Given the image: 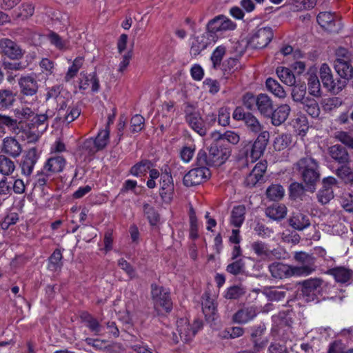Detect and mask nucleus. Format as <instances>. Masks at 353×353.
Masks as SVG:
<instances>
[{
	"label": "nucleus",
	"instance_id": "nucleus-30",
	"mask_svg": "<svg viewBox=\"0 0 353 353\" xmlns=\"http://www.w3.org/2000/svg\"><path fill=\"white\" fill-rule=\"evenodd\" d=\"M245 208L244 205H237L231 212L230 223L236 228H240L245 220Z\"/></svg>",
	"mask_w": 353,
	"mask_h": 353
},
{
	"label": "nucleus",
	"instance_id": "nucleus-50",
	"mask_svg": "<svg viewBox=\"0 0 353 353\" xmlns=\"http://www.w3.org/2000/svg\"><path fill=\"white\" fill-rule=\"evenodd\" d=\"M251 253L252 256L250 258L265 259V243L262 241H254L251 243Z\"/></svg>",
	"mask_w": 353,
	"mask_h": 353
},
{
	"label": "nucleus",
	"instance_id": "nucleus-4",
	"mask_svg": "<svg viewBox=\"0 0 353 353\" xmlns=\"http://www.w3.org/2000/svg\"><path fill=\"white\" fill-rule=\"evenodd\" d=\"M294 259L300 263L299 265L292 266L296 276H306L316 270L315 258L306 252H296Z\"/></svg>",
	"mask_w": 353,
	"mask_h": 353
},
{
	"label": "nucleus",
	"instance_id": "nucleus-37",
	"mask_svg": "<svg viewBox=\"0 0 353 353\" xmlns=\"http://www.w3.org/2000/svg\"><path fill=\"white\" fill-rule=\"evenodd\" d=\"M293 127L299 135L304 136L309 129L307 117L303 114L298 115L293 122Z\"/></svg>",
	"mask_w": 353,
	"mask_h": 353
},
{
	"label": "nucleus",
	"instance_id": "nucleus-39",
	"mask_svg": "<svg viewBox=\"0 0 353 353\" xmlns=\"http://www.w3.org/2000/svg\"><path fill=\"white\" fill-rule=\"evenodd\" d=\"M34 12V6L30 2H24L18 8L16 14L17 19L25 20L33 15Z\"/></svg>",
	"mask_w": 353,
	"mask_h": 353
},
{
	"label": "nucleus",
	"instance_id": "nucleus-36",
	"mask_svg": "<svg viewBox=\"0 0 353 353\" xmlns=\"http://www.w3.org/2000/svg\"><path fill=\"white\" fill-rule=\"evenodd\" d=\"M63 259L62 253L59 249H56L48 260V268L50 271H57L62 267L61 260Z\"/></svg>",
	"mask_w": 353,
	"mask_h": 353
},
{
	"label": "nucleus",
	"instance_id": "nucleus-54",
	"mask_svg": "<svg viewBox=\"0 0 353 353\" xmlns=\"http://www.w3.org/2000/svg\"><path fill=\"white\" fill-rule=\"evenodd\" d=\"M143 212L149 223L152 225H156L159 220V216L154 208L148 203L143 205Z\"/></svg>",
	"mask_w": 353,
	"mask_h": 353
},
{
	"label": "nucleus",
	"instance_id": "nucleus-2",
	"mask_svg": "<svg viewBox=\"0 0 353 353\" xmlns=\"http://www.w3.org/2000/svg\"><path fill=\"white\" fill-rule=\"evenodd\" d=\"M295 166L307 186H314L319 181V165L314 158L303 157L296 162Z\"/></svg>",
	"mask_w": 353,
	"mask_h": 353
},
{
	"label": "nucleus",
	"instance_id": "nucleus-27",
	"mask_svg": "<svg viewBox=\"0 0 353 353\" xmlns=\"http://www.w3.org/2000/svg\"><path fill=\"white\" fill-rule=\"evenodd\" d=\"M292 99L294 101L300 102L304 105L312 97H320L321 90H314L312 92H309L307 95L306 90H292L291 92Z\"/></svg>",
	"mask_w": 353,
	"mask_h": 353
},
{
	"label": "nucleus",
	"instance_id": "nucleus-1",
	"mask_svg": "<svg viewBox=\"0 0 353 353\" xmlns=\"http://www.w3.org/2000/svg\"><path fill=\"white\" fill-rule=\"evenodd\" d=\"M230 155L228 148L221 146L217 141H214L210 145L208 154L203 150L199 152L196 161L198 165L219 166L225 162Z\"/></svg>",
	"mask_w": 353,
	"mask_h": 353
},
{
	"label": "nucleus",
	"instance_id": "nucleus-41",
	"mask_svg": "<svg viewBox=\"0 0 353 353\" xmlns=\"http://www.w3.org/2000/svg\"><path fill=\"white\" fill-rule=\"evenodd\" d=\"M15 170V164L9 158L0 155V173L4 176L11 174Z\"/></svg>",
	"mask_w": 353,
	"mask_h": 353
},
{
	"label": "nucleus",
	"instance_id": "nucleus-64",
	"mask_svg": "<svg viewBox=\"0 0 353 353\" xmlns=\"http://www.w3.org/2000/svg\"><path fill=\"white\" fill-rule=\"evenodd\" d=\"M342 208L348 212H353V195L344 194L341 199Z\"/></svg>",
	"mask_w": 353,
	"mask_h": 353
},
{
	"label": "nucleus",
	"instance_id": "nucleus-32",
	"mask_svg": "<svg viewBox=\"0 0 353 353\" xmlns=\"http://www.w3.org/2000/svg\"><path fill=\"white\" fill-rule=\"evenodd\" d=\"M318 23L325 30L333 31V27L335 26L334 16L329 12H321L316 17Z\"/></svg>",
	"mask_w": 353,
	"mask_h": 353
},
{
	"label": "nucleus",
	"instance_id": "nucleus-33",
	"mask_svg": "<svg viewBox=\"0 0 353 353\" xmlns=\"http://www.w3.org/2000/svg\"><path fill=\"white\" fill-rule=\"evenodd\" d=\"M276 74L280 80L288 86H293L296 83V78L293 72L288 68L279 67Z\"/></svg>",
	"mask_w": 353,
	"mask_h": 353
},
{
	"label": "nucleus",
	"instance_id": "nucleus-18",
	"mask_svg": "<svg viewBox=\"0 0 353 353\" xmlns=\"http://www.w3.org/2000/svg\"><path fill=\"white\" fill-rule=\"evenodd\" d=\"M186 121L190 126L201 136H204L206 134V130L204 128L203 120L199 113L194 112H189L188 109L185 110Z\"/></svg>",
	"mask_w": 353,
	"mask_h": 353
},
{
	"label": "nucleus",
	"instance_id": "nucleus-3",
	"mask_svg": "<svg viewBox=\"0 0 353 353\" xmlns=\"http://www.w3.org/2000/svg\"><path fill=\"white\" fill-rule=\"evenodd\" d=\"M236 25L230 19L224 15H218L210 20L206 25L205 31L212 41H216L219 32H223L228 30H233Z\"/></svg>",
	"mask_w": 353,
	"mask_h": 353
},
{
	"label": "nucleus",
	"instance_id": "nucleus-59",
	"mask_svg": "<svg viewBox=\"0 0 353 353\" xmlns=\"http://www.w3.org/2000/svg\"><path fill=\"white\" fill-rule=\"evenodd\" d=\"M230 112L228 108L223 107L219 110L218 122L222 126H227L230 124Z\"/></svg>",
	"mask_w": 353,
	"mask_h": 353
},
{
	"label": "nucleus",
	"instance_id": "nucleus-28",
	"mask_svg": "<svg viewBox=\"0 0 353 353\" xmlns=\"http://www.w3.org/2000/svg\"><path fill=\"white\" fill-rule=\"evenodd\" d=\"M290 108L288 105H282L277 108L271 117V121L274 125H280L288 118Z\"/></svg>",
	"mask_w": 353,
	"mask_h": 353
},
{
	"label": "nucleus",
	"instance_id": "nucleus-23",
	"mask_svg": "<svg viewBox=\"0 0 353 353\" xmlns=\"http://www.w3.org/2000/svg\"><path fill=\"white\" fill-rule=\"evenodd\" d=\"M287 214V208L285 205L273 203L266 208V215L272 220L283 219Z\"/></svg>",
	"mask_w": 353,
	"mask_h": 353
},
{
	"label": "nucleus",
	"instance_id": "nucleus-53",
	"mask_svg": "<svg viewBox=\"0 0 353 353\" xmlns=\"http://www.w3.org/2000/svg\"><path fill=\"white\" fill-rule=\"evenodd\" d=\"M110 131L108 128L101 130L98 132L97 137L94 139L99 150L103 149L109 141Z\"/></svg>",
	"mask_w": 353,
	"mask_h": 353
},
{
	"label": "nucleus",
	"instance_id": "nucleus-31",
	"mask_svg": "<svg viewBox=\"0 0 353 353\" xmlns=\"http://www.w3.org/2000/svg\"><path fill=\"white\" fill-rule=\"evenodd\" d=\"M80 76L79 88H99V81L94 72L88 74L82 72Z\"/></svg>",
	"mask_w": 353,
	"mask_h": 353
},
{
	"label": "nucleus",
	"instance_id": "nucleus-35",
	"mask_svg": "<svg viewBox=\"0 0 353 353\" xmlns=\"http://www.w3.org/2000/svg\"><path fill=\"white\" fill-rule=\"evenodd\" d=\"M83 62L84 59L82 57H78L74 59L72 64L68 68L64 77L65 81H69L77 76Z\"/></svg>",
	"mask_w": 353,
	"mask_h": 353
},
{
	"label": "nucleus",
	"instance_id": "nucleus-51",
	"mask_svg": "<svg viewBox=\"0 0 353 353\" xmlns=\"http://www.w3.org/2000/svg\"><path fill=\"white\" fill-rule=\"evenodd\" d=\"M291 142V136L289 134L278 135L274 138L273 147L275 150L281 151L286 148Z\"/></svg>",
	"mask_w": 353,
	"mask_h": 353
},
{
	"label": "nucleus",
	"instance_id": "nucleus-44",
	"mask_svg": "<svg viewBox=\"0 0 353 353\" xmlns=\"http://www.w3.org/2000/svg\"><path fill=\"white\" fill-rule=\"evenodd\" d=\"M334 138L347 148L353 150V136L346 131H336Z\"/></svg>",
	"mask_w": 353,
	"mask_h": 353
},
{
	"label": "nucleus",
	"instance_id": "nucleus-6",
	"mask_svg": "<svg viewBox=\"0 0 353 353\" xmlns=\"http://www.w3.org/2000/svg\"><path fill=\"white\" fill-rule=\"evenodd\" d=\"M201 327L202 323L200 320H195L192 325L185 318L176 321V331L181 340L184 343L190 341Z\"/></svg>",
	"mask_w": 353,
	"mask_h": 353
},
{
	"label": "nucleus",
	"instance_id": "nucleus-62",
	"mask_svg": "<svg viewBox=\"0 0 353 353\" xmlns=\"http://www.w3.org/2000/svg\"><path fill=\"white\" fill-rule=\"evenodd\" d=\"M144 126V118L140 114L134 115L131 119V130L133 132H140Z\"/></svg>",
	"mask_w": 353,
	"mask_h": 353
},
{
	"label": "nucleus",
	"instance_id": "nucleus-57",
	"mask_svg": "<svg viewBox=\"0 0 353 353\" xmlns=\"http://www.w3.org/2000/svg\"><path fill=\"white\" fill-rule=\"evenodd\" d=\"M317 198L319 202L321 204L325 205L328 203L334 198L333 190L322 187L317 194Z\"/></svg>",
	"mask_w": 353,
	"mask_h": 353
},
{
	"label": "nucleus",
	"instance_id": "nucleus-9",
	"mask_svg": "<svg viewBox=\"0 0 353 353\" xmlns=\"http://www.w3.org/2000/svg\"><path fill=\"white\" fill-rule=\"evenodd\" d=\"M0 52L12 60H19L25 53L17 43L7 38L0 39Z\"/></svg>",
	"mask_w": 353,
	"mask_h": 353
},
{
	"label": "nucleus",
	"instance_id": "nucleus-43",
	"mask_svg": "<svg viewBox=\"0 0 353 353\" xmlns=\"http://www.w3.org/2000/svg\"><path fill=\"white\" fill-rule=\"evenodd\" d=\"M285 190L282 185L273 184L266 189V196L272 201L281 199L284 196Z\"/></svg>",
	"mask_w": 353,
	"mask_h": 353
},
{
	"label": "nucleus",
	"instance_id": "nucleus-10",
	"mask_svg": "<svg viewBox=\"0 0 353 353\" xmlns=\"http://www.w3.org/2000/svg\"><path fill=\"white\" fill-rule=\"evenodd\" d=\"M214 43L215 41H212L211 40V37H210V35H208L205 31L201 35L194 37V41L191 44L190 53L192 57H196L203 50L206 49L208 46Z\"/></svg>",
	"mask_w": 353,
	"mask_h": 353
},
{
	"label": "nucleus",
	"instance_id": "nucleus-60",
	"mask_svg": "<svg viewBox=\"0 0 353 353\" xmlns=\"http://www.w3.org/2000/svg\"><path fill=\"white\" fill-rule=\"evenodd\" d=\"M82 150L85 151L90 155H92L100 150L92 138L88 139L83 142L82 145Z\"/></svg>",
	"mask_w": 353,
	"mask_h": 353
},
{
	"label": "nucleus",
	"instance_id": "nucleus-17",
	"mask_svg": "<svg viewBox=\"0 0 353 353\" xmlns=\"http://www.w3.org/2000/svg\"><path fill=\"white\" fill-rule=\"evenodd\" d=\"M334 67L338 74L344 79L341 84L345 85L346 81L353 77V67L350 61L336 59L334 61Z\"/></svg>",
	"mask_w": 353,
	"mask_h": 353
},
{
	"label": "nucleus",
	"instance_id": "nucleus-21",
	"mask_svg": "<svg viewBox=\"0 0 353 353\" xmlns=\"http://www.w3.org/2000/svg\"><path fill=\"white\" fill-rule=\"evenodd\" d=\"M288 221L292 228L299 231L303 230L310 225L309 216L299 212L293 213Z\"/></svg>",
	"mask_w": 353,
	"mask_h": 353
},
{
	"label": "nucleus",
	"instance_id": "nucleus-25",
	"mask_svg": "<svg viewBox=\"0 0 353 353\" xmlns=\"http://www.w3.org/2000/svg\"><path fill=\"white\" fill-rule=\"evenodd\" d=\"M265 151V135L264 133H261L256 141L254 142L251 151L250 157L252 161L258 160Z\"/></svg>",
	"mask_w": 353,
	"mask_h": 353
},
{
	"label": "nucleus",
	"instance_id": "nucleus-45",
	"mask_svg": "<svg viewBox=\"0 0 353 353\" xmlns=\"http://www.w3.org/2000/svg\"><path fill=\"white\" fill-rule=\"evenodd\" d=\"M48 39L50 43L54 46L60 50H66L68 49L69 43L66 40L63 39L58 34L51 32L48 34Z\"/></svg>",
	"mask_w": 353,
	"mask_h": 353
},
{
	"label": "nucleus",
	"instance_id": "nucleus-49",
	"mask_svg": "<svg viewBox=\"0 0 353 353\" xmlns=\"http://www.w3.org/2000/svg\"><path fill=\"white\" fill-rule=\"evenodd\" d=\"M286 294V292L281 290L279 288L269 287L266 288V297L272 301H279L282 300Z\"/></svg>",
	"mask_w": 353,
	"mask_h": 353
},
{
	"label": "nucleus",
	"instance_id": "nucleus-46",
	"mask_svg": "<svg viewBox=\"0 0 353 353\" xmlns=\"http://www.w3.org/2000/svg\"><path fill=\"white\" fill-rule=\"evenodd\" d=\"M203 312L208 319L212 318L214 320L216 314V305L214 300L208 296L202 303Z\"/></svg>",
	"mask_w": 353,
	"mask_h": 353
},
{
	"label": "nucleus",
	"instance_id": "nucleus-15",
	"mask_svg": "<svg viewBox=\"0 0 353 353\" xmlns=\"http://www.w3.org/2000/svg\"><path fill=\"white\" fill-rule=\"evenodd\" d=\"M264 174L265 164L262 161H260L254 166L252 172L246 177L245 181L246 185L252 187L257 184L263 183L264 181Z\"/></svg>",
	"mask_w": 353,
	"mask_h": 353
},
{
	"label": "nucleus",
	"instance_id": "nucleus-8",
	"mask_svg": "<svg viewBox=\"0 0 353 353\" xmlns=\"http://www.w3.org/2000/svg\"><path fill=\"white\" fill-rule=\"evenodd\" d=\"M302 293L307 301H314L322 291L323 280L319 278H311L300 283Z\"/></svg>",
	"mask_w": 353,
	"mask_h": 353
},
{
	"label": "nucleus",
	"instance_id": "nucleus-29",
	"mask_svg": "<svg viewBox=\"0 0 353 353\" xmlns=\"http://www.w3.org/2000/svg\"><path fill=\"white\" fill-rule=\"evenodd\" d=\"M263 94L256 99L253 95L247 94L243 98V104L248 109L252 110L254 105L257 106L259 110L263 114L265 112V101Z\"/></svg>",
	"mask_w": 353,
	"mask_h": 353
},
{
	"label": "nucleus",
	"instance_id": "nucleus-26",
	"mask_svg": "<svg viewBox=\"0 0 353 353\" xmlns=\"http://www.w3.org/2000/svg\"><path fill=\"white\" fill-rule=\"evenodd\" d=\"M263 332L264 328L261 325H255L251 327V340L256 351H260L264 347Z\"/></svg>",
	"mask_w": 353,
	"mask_h": 353
},
{
	"label": "nucleus",
	"instance_id": "nucleus-48",
	"mask_svg": "<svg viewBox=\"0 0 353 353\" xmlns=\"http://www.w3.org/2000/svg\"><path fill=\"white\" fill-rule=\"evenodd\" d=\"M37 76L35 74L23 76L19 79V85L21 88H38L41 85L37 83Z\"/></svg>",
	"mask_w": 353,
	"mask_h": 353
},
{
	"label": "nucleus",
	"instance_id": "nucleus-5",
	"mask_svg": "<svg viewBox=\"0 0 353 353\" xmlns=\"http://www.w3.org/2000/svg\"><path fill=\"white\" fill-rule=\"evenodd\" d=\"M151 294L154 307L166 312L172 310V303L170 298V292L156 284L151 285Z\"/></svg>",
	"mask_w": 353,
	"mask_h": 353
},
{
	"label": "nucleus",
	"instance_id": "nucleus-24",
	"mask_svg": "<svg viewBox=\"0 0 353 353\" xmlns=\"http://www.w3.org/2000/svg\"><path fill=\"white\" fill-rule=\"evenodd\" d=\"M265 27L261 25L253 32L250 37L248 44L252 48H263L265 46Z\"/></svg>",
	"mask_w": 353,
	"mask_h": 353
},
{
	"label": "nucleus",
	"instance_id": "nucleus-40",
	"mask_svg": "<svg viewBox=\"0 0 353 353\" xmlns=\"http://www.w3.org/2000/svg\"><path fill=\"white\" fill-rule=\"evenodd\" d=\"M335 173L345 183H352L353 182V171L347 164L342 165L338 168Z\"/></svg>",
	"mask_w": 353,
	"mask_h": 353
},
{
	"label": "nucleus",
	"instance_id": "nucleus-7",
	"mask_svg": "<svg viewBox=\"0 0 353 353\" xmlns=\"http://www.w3.org/2000/svg\"><path fill=\"white\" fill-rule=\"evenodd\" d=\"M199 167L192 169L183 177V184L187 187L195 186L207 180L210 176V172L205 165H199Z\"/></svg>",
	"mask_w": 353,
	"mask_h": 353
},
{
	"label": "nucleus",
	"instance_id": "nucleus-61",
	"mask_svg": "<svg viewBox=\"0 0 353 353\" xmlns=\"http://www.w3.org/2000/svg\"><path fill=\"white\" fill-rule=\"evenodd\" d=\"M239 62L237 59L230 58L225 61L223 63V70L225 72L232 73L237 70Z\"/></svg>",
	"mask_w": 353,
	"mask_h": 353
},
{
	"label": "nucleus",
	"instance_id": "nucleus-34",
	"mask_svg": "<svg viewBox=\"0 0 353 353\" xmlns=\"http://www.w3.org/2000/svg\"><path fill=\"white\" fill-rule=\"evenodd\" d=\"M212 138L214 141H219L222 139L227 140L229 143L232 144H236L239 142V135L233 131H227L223 134L219 132L214 131L212 133Z\"/></svg>",
	"mask_w": 353,
	"mask_h": 353
},
{
	"label": "nucleus",
	"instance_id": "nucleus-42",
	"mask_svg": "<svg viewBox=\"0 0 353 353\" xmlns=\"http://www.w3.org/2000/svg\"><path fill=\"white\" fill-rule=\"evenodd\" d=\"M331 272L338 283H347L351 278L350 271L343 267L334 268L331 270Z\"/></svg>",
	"mask_w": 353,
	"mask_h": 353
},
{
	"label": "nucleus",
	"instance_id": "nucleus-12",
	"mask_svg": "<svg viewBox=\"0 0 353 353\" xmlns=\"http://www.w3.org/2000/svg\"><path fill=\"white\" fill-rule=\"evenodd\" d=\"M331 158L339 164L345 165L350 162V156L345 148L341 144H335L328 148Z\"/></svg>",
	"mask_w": 353,
	"mask_h": 353
},
{
	"label": "nucleus",
	"instance_id": "nucleus-38",
	"mask_svg": "<svg viewBox=\"0 0 353 353\" xmlns=\"http://www.w3.org/2000/svg\"><path fill=\"white\" fill-rule=\"evenodd\" d=\"M152 167L153 164L150 161L143 160L133 165L130 168V173L134 176H139L140 174L145 173Z\"/></svg>",
	"mask_w": 353,
	"mask_h": 353
},
{
	"label": "nucleus",
	"instance_id": "nucleus-56",
	"mask_svg": "<svg viewBox=\"0 0 353 353\" xmlns=\"http://www.w3.org/2000/svg\"><path fill=\"white\" fill-rule=\"evenodd\" d=\"M225 53V48L223 46H218L212 52L211 55V61L213 64V68H216L220 65L221 60Z\"/></svg>",
	"mask_w": 353,
	"mask_h": 353
},
{
	"label": "nucleus",
	"instance_id": "nucleus-16",
	"mask_svg": "<svg viewBox=\"0 0 353 353\" xmlns=\"http://www.w3.org/2000/svg\"><path fill=\"white\" fill-rule=\"evenodd\" d=\"M319 74L322 83L326 88H343L346 85L345 84H341L340 81H338L337 83L334 82L331 69L327 63H323L321 65Z\"/></svg>",
	"mask_w": 353,
	"mask_h": 353
},
{
	"label": "nucleus",
	"instance_id": "nucleus-20",
	"mask_svg": "<svg viewBox=\"0 0 353 353\" xmlns=\"http://www.w3.org/2000/svg\"><path fill=\"white\" fill-rule=\"evenodd\" d=\"M65 165V160L61 156H55L49 158L46 162L43 168L48 174H53L62 172Z\"/></svg>",
	"mask_w": 353,
	"mask_h": 353
},
{
	"label": "nucleus",
	"instance_id": "nucleus-11",
	"mask_svg": "<svg viewBox=\"0 0 353 353\" xmlns=\"http://www.w3.org/2000/svg\"><path fill=\"white\" fill-rule=\"evenodd\" d=\"M39 157V155L35 148H30L27 152L21 163V173L23 175L30 176L32 173Z\"/></svg>",
	"mask_w": 353,
	"mask_h": 353
},
{
	"label": "nucleus",
	"instance_id": "nucleus-19",
	"mask_svg": "<svg viewBox=\"0 0 353 353\" xmlns=\"http://www.w3.org/2000/svg\"><path fill=\"white\" fill-rule=\"evenodd\" d=\"M174 190V184L171 174L164 173L160 178L159 194L163 199H170Z\"/></svg>",
	"mask_w": 353,
	"mask_h": 353
},
{
	"label": "nucleus",
	"instance_id": "nucleus-52",
	"mask_svg": "<svg viewBox=\"0 0 353 353\" xmlns=\"http://www.w3.org/2000/svg\"><path fill=\"white\" fill-rule=\"evenodd\" d=\"M303 105V109L310 115L312 118H316L320 114V108L316 100L312 97Z\"/></svg>",
	"mask_w": 353,
	"mask_h": 353
},
{
	"label": "nucleus",
	"instance_id": "nucleus-47",
	"mask_svg": "<svg viewBox=\"0 0 353 353\" xmlns=\"http://www.w3.org/2000/svg\"><path fill=\"white\" fill-rule=\"evenodd\" d=\"M15 100V95L10 90H0V108H6L11 105Z\"/></svg>",
	"mask_w": 353,
	"mask_h": 353
},
{
	"label": "nucleus",
	"instance_id": "nucleus-63",
	"mask_svg": "<svg viewBox=\"0 0 353 353\" xmlns=\"http://www.w3.org/2000/svg\"><path fill=\"white\" fill-rule=\"evenodd\" d=\"M244 121L247 126L250 128L252 131L259 132L261 130V126L259 122L251 114H247V117Z\"/></svg>",
	"mask_w": 353,
	"mask_h": 353
},
{
	"label": "nucleus",
	"instance_id": "nucleus-13",
	"mask_svg": "<svg viewBox=\"0 0 353 353\" xmlns=\"http://www.w3.org/2000/svg\"><path fill=\"white\" fill-rule=\"evenodd\" d=\"M268 268L271 276L276 279L295 276L292 267L282 263H274Z\"/></svg>",
	"mask_w": 353,
	"mask_h": 353
},
{
	"label": "nucleus",
	"instance_id": "nucleus-14",
	"mask_svg": "<svg viewBox=\"0 0 353 353\" xmlns=\"http://www.w3.org/2000/svg\"><path fill=\"white\" fill-rule=\"evenodd\" d=\"M257 314L258 311L255 306L244 307L234 314L233 321L239 324H246L252 321Z\"/></svg>",
	"mask_w": 353,
	"mask_h": 353
},
{
	"label": "nucleus",
	"instance_id": "nucleus-22",
	"mask_svg": "<svg viewBox=\"0 0 353 353\" xmlns=\"http://www.w3.org/2000/svg\"><path fill=\"white\" fill-rule=\"evenodd\" d=\"M2 151L15 158L19 157L22 151L20 143L12 137H6L3 139Z\"/></svg>",
	"mask_w": 353,
	"mask_h": 353
},
{
	"label": "nucleus",
	"instance_id": "nucleus-55",
	"mask_svg": "<svg viewBox=\"0 0 353 353\" xmlns=\"http://www.w3.org/2000/svg\"><path fill=\"white\" fill-rule=\"evenodd\" d=\"M11 194V188L8 183L7 179L3 177L0 181V205L8 199Z\"/></svg>",
	"mask_w": 353,
	"mask_h": 353
},
{
	"label": "nucleus",
	"instance_id": "nucleus-58",
	"mask_svg": "<svg viewBox=\"0 0 353 353\" xmlns=\"http://www.w3.org/2000/svg\"><path fill=\"white\" fill-rule=\"evenodd\" d=\"M245 290L241 286L234 285L228 289L225 297L229 299H236L245 294Z\"/></svg>",
	"mask_w": 353,
	"mask_h": 353
}]
</instances>
